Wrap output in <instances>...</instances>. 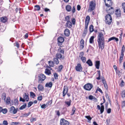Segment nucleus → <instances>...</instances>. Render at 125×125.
<instances>
[{"instance_id":"obj_1","label":"nucleus","mask_w":125,"mask_h":125,"mask_svg":"<svg viewBox=\"0 0 125 125\" xmlns=\"http://www.w3.org/2000/svg\"><path fill=\"white\" fill-rule=\"evenodd\" d=\"M97 38V42L99 48H101L103 50L104 47V35L102 32H98Z\"/></svg>"},{"instance_id":"obj_2","label":"nucleus","mask_w":125,"mask_h":125,"mask_svg":"<svg viewBox=\"0 0 125 125\" xmlns=\"http://www.w3.org/2000/svg\"><path fill=\"white\" fill-rule=\"evenodd\" d=\"M105 22L106 24L110 25L111 24L112 21V18L110 15L108 14L105 17Z\"/></svg>"},{"instance_id":"obj_3","label":"nucleus","mask_w":125,"mask_h":125,"mask_svg":"<svg viewBox=\"0 0 125 125\" xmlns=\"http://www.w3.org/2000/svg\"><path fill=\"white\" fill-rule=\"evenodd\" d=\"M46 76L44 74L41 73L38 76V83H42L46 78Z\"/></svg>"},{"instance_id":"obj_4","label":"nucleus","mask_w":125,"mask_h":125,"mask_svg":"<svg viewBox=\"0 0 125 125\" xmlns=\"http://www.w3.org/2000/svg\"><path fill=\"white\" fill-rule=\"evenodd\" d=\"M93 87V85L88 83L85 84L83 87L86 90L90 91Z\"/></svg>"},{"instance_id":"obj_5","label":"nucleus","mask_w":125,"mask_h":125,"mask_svg":"<svg viewBox=\"0 0 125 125\" xmlns=\"http://www.w3.org/2000/svg\"><path fill=\"white\" fill-rule=\"evenodd\" d=\"M58 44L59 46L62 47V43L64 41V38L61 36L59 37L57 39Z\"/></svg>"},{"instance_id":"obj_6","label":"nucleus","mask_w":125,"mask_h":125,"mask_svg":"<svg viewBox=\"0 0 125 125\" xmlns=\"http://www.w3.org/2000/svg\"><path fill=\"white\" fill-rule=\"evenodd\" d=\"M125 50V48L124 45H123L122 47L121 50V56L119 59V61L120 63L122 62L123 60V58L124 56V52Z\"/></svg>"},{"instance_id":"obj_7","label":"nucleus","mask_w":125,"mask_h":125,"mask_svg":"<svg viewBox=\"0 0 125 125\" xmlns=\"http://www.w3.org/2000/svg\"><path fill=\"white\" fill-rule=\"evenodd\" d=\"M95 4L94 3L93 1H91L89 3V10L91 11L93 10L95 8Z\"/></svg>"},{"instance_id":"obj_8","label":"nucleus","mask_w":125,"mask_h":125,"mask_svg":"<svg viewBox=\"0 0 125 125\" xmlns=\"http://www.w3.org/2000/svg\"><path fill=\"white\" fill-rule=\"evenodd\" d=\"M18 110V108L15 109L14 106H12L10 108L9 112L10 113L15 114L17 113Z\"/></svg>"},{"instance_id":"obj_9","label":"nucleus","mask_w":125,"mask_h":125,"mask_svg":"<svg viewBox=\"0 0 125 125\" xmlns=\"http://www.w3.org/2000/svg\"><path fill=\"white\" fill-rule=\"evenodd\" d=\"M104 1L105 6L108 7H111L112 5V0H104Z\"/></svg>"},{"instance_id":"obj_10","label":"nucleus","mask_w":125,"mask_h":125,"mask_svg":"<svg viewBox=\"0 0 125 125\" xmlns=\"http://www.w3.org/2000/svg\"><path fill=\"white\" fill-rule=\"evenodd\" d=\"M69 123L67 120H65L64 119H61L60 121L61 125H69Z\"/></svg>"},{"instance_id":"obj_11","label":"nucleus","mask_w":125,"mask_h":125,"mask_svg":"<svg viewBox=\"0 0 125 125\" xmlns=\"http://www.w3.org/2000/svg\"><path fill=\"white\" fill-rule=\"evenodd\" d=\"M75 69L76 71H77L81 72L82 71L83 68L81 66V64L79 63L77 64V66H76L75 67Z\"/></svg>"},{"instance_id":"obj_12","label":"nucleus","mask_w":125,"mask_h":125,"mask_svg":"<svg viewBox=\"0 0 125 125\" xmlns=\"http://www.w3.org/2000/svg\"><path fill=\"white\" fill-rule=\"evenodd\" d=\"M68 90V87L67 86H64L63 92V97H64L65 95L67 93Z\"/></svg>"},{"instance_id":"obj_13","label":"nucleus","mask_w":125,"mask_h":125,"mask_svg":"<svg viewBox=\"0 0 125 125\" xmlns=\"http://www.w3.org/2000/svg\"><path fill=\"white\" fill-rule=\"evenodd\" d=\"M97 107L99 110H100V113L102 114L104 111V105H102L100 107L99 105H98L97 106Z\"/></svg>"},{"instance_id":"obj_14","label":"nucleus","mask_w":125,"mask_h":125,"mask_svg":"<svg viewBox=\"0 0 125 125\" xmlns=\"http://www.w3.org/2000/svg\"><path fill=\"white\" fill-rule=\"evenodd\" d=\"M56 58L58 59H62V60H64V56H62V55L60 53H57L56 55Z\"/></svg>"},{"instance_id":"obj_15","label":"nucleus","mask_w":125,"mask_h":125,"mask_svg":"<svg viewBox=\"0 0 125 125\" xmlns=\"http://www.w3.org/2000/svg\"><path fill=\"white\" fill-rule=\"evenodd\" d=\"M65 26L66 27L70 28L72 26V23L70 21H67L66 23Z\"/></svg>"},{"instance_id":"obj_16","label":"nucleus","mask_w":125,"mask_h":125,"mask_svg":"<svg viewBox=\"0 0 125 125\" xmlns=\"http://www.w3.org/2000/svg\"><path fill=\"white\" fill-rule=\"evenodd\" d=\"M23 97L25 101L27 102L28 101L29 99V94H28L25 93L23 95Z\"/></svg>"},{"instance_id":"obj_17","label":"nucleus","mask_w":125,"mask_h":125,"mask_svg":"<svg viewBox=\"0 0 125 125\" xmlns=\"http://www.w3.org/2000/svg\"><path fill=\"white\" fill-rule=\"evenodd\" d=\"M115 12V14L117 17H120L121 16V10L120 9L116 10Z\"/></svg>"},{"instance_id":"obj_18","label":"nucleus","mask_w":125,"mask_h":125,"mask_svg":"<svg viewBox=\"0 0 125 125\" xmlns=\"http://www.w3.org/2000/svg\"><path fill=\"white\" fill-rule=\"evenodd\" d=\"M51 68L50 67H48L47 68V69H45V73L46 74L48 75H50L51 74V72L49 70L50 69H51Z\"/></svg>"},{"instance_id":"obj_19","label":"nucleus","mask_w":125,"mask_h":125,"mask_svg":"<svg viewBox=\"0 0 125 125\" xmlns=\"http://www.w3.org/2000/svg\"><path fill=\"white\" fill-rule=\"evenodd\" d=\"M84 41L83 39H82L80 42V48L81 50L83 49V48L84 46Z\"/></svg>"},{"instance_id":"obj_20","label":"nucleus","mask_w":125,"mask_h":125,"mask_svg":"<svg viewBox=\"0 0 125 125\" xmlns=\"http://www.w3.org/2000/svg\"><path fill=\"white\" fill-rule=\"evenodd\" d=\"M13 101L12 100L11 101H10V97H7L6 101V102L8 104H10L11 105H13Z\"/></svg>"},{"instance_id":"obj_21","label":"nucleus","mask_w":125,"mask_h":125,"mask_svg":"<svg viewBox=\"0 0 125 125\" xmlns=\"http://www.w3.org/2000/svg\"><path fill=\"white\" fill-rule=\"evenodd\" d=\"M100 61H95V66L96 69H99V68L100 65Z\"/></svg>"},{"instance_id":"obj_22","label":"nucleus","mask_w":125,"mask_h":125,"mask_svg":"<svg viewBox=\"0 0 125 125\" xmlns=\"http://www.w3.org/2000/svg\"><path fill=\"white\" fill-rule=\"evenodd\" d=\"M90 16H87L85 20V25L88 24V25L89 23L90 22Z\"/></svg>"},{"instance_id":"obj_23","label":"nucleus","mask_w":125,"mask_h":125,"mask_svg":"<svg viewBox=\"0 0 125 125\" xmlns=\"http://www.w3.org/2000/svg\"><path fill=\"white\" fill-rule=\"evenodd\" d=\"M64 33L66 36H68L70 34V30L68 29H66L64 31Z\"/></svg>"},{"instance_id":"obj_24","label":"nucleus","mask_w":125,"mask_h":125,"mask_svg":"<svg viewBox=\"0 0 125 125\" xmlns=\"http://www.w3.org/2000/svg\"><path fill=\"white\" fill-rule=\"evenodd\" d=\"M106 11L111 14H113L114 12L113 8V7H111L109 9L106 10Z\"/></svg>"},{"instance_id":"obj_25","label":"nucleus","mask_w":125,"mask_h":125,"mask_svg":"<svg viewBox=\"0 0 125 125\" xmlns=\"http://www.w3.org/2000/svg\"><path fill=\"white\" fill-rule=\"evenodd\" d=\"M65 8L66 10L68 12H70L72 10V7L69 5H68L66 6Z\"/></svg>"},{"instance_id":"obj_26","label":"nucleus","mask_w":125,"mask_h":125,"mask_svg":"<svg viewBox=\"0 0 125 125\" xmlns=\"http://www.w3.org/2000/svg\"><path fill=\"white\" fill-rule=\"evenodd\" d=\"M38 88L39 91H42L44 90V87L42 85L39 84L38 86Z\"/></svg>"},{"instance_id":"obj_27","label":"nucleus","mask_w":125,"mask_h":125,"mask_svg":"<svg viewBox=\"0 0 125 125\" xmlns=\"http://www.w3.org/2000/svg\"><path fill=\"white\" fill-rule=\"evenodd\" d=\"M52 85V82H50L48 83H46L45 85V86L47 87H49L50 88H51Z\"/></svg>"},{"instance_id":"obj_28","label":"nucleus","mask_w":125,"mask_h":125,"mask_svg":"<svg viewBox=\"0 0 125 125\" xmlns=\"http://www.w3.org/2000/svg\"><path fill=\"white\" fill-rule=\"evenodd\" d=\"M115 39V41L116 42H117L119 40L118 38H116L115 37H111L109 38L108 39V42L111 41L112 40H113Z\"/></svg>"},{"instance_id":"obj_29","label":"nucleus","mask_w":125,"mask_h":125,"mask_svg":"<svg viewBox=\"0 0 125 125\" xmlns=\"http://www.w3.org/2000/svg\"><path fill=\"white\" fill-rule=\"evenodd\" d=\"M90 66H92L93 65V63L92 61L90 59L88 60L86 62Z\"/></svg>"},{"instance_id":"obj_30","label":"nucleus","mask_w":125,"mask_h":125,"mask_svg":"<svg viewBox=\"0 0 125 125\" xmlns=\"http://www.w3.org/2000/svg\"><path fill=\"white\" fill-rule=\"evenodd\" d=\"M0 19L1 21L3 23L6 22L7 21V17H2Z\"/></svg>"},{"instance_id":"obj_31","label":"nucleus","mask_w":125,"mask_h":125,"mask_svg":"<svg viewBox=\"0 0 125 125\" xmlns=\"http://www.w3.org/2000/svg\"><path fill=\"white\" fill-rule=\"evenodd\" d=\"M50 37L51 38H53V40L52 41L53 42H54V39L55 38V36H54V32H53L52 31H51L50 34Z\"/></svg>"},{"instance_id":"obj_32","label":"nucleus","mask_w":125,"mask_h":125,"mask_svg":"<svg viewBox=\"0 0 125 125\" xmlns=\"http://www.w3.org/2000/svg\"><path fill=\"white\" fill-rule=\"evenodd\" d=\"M87 24H87L85 25V29L84 30V31L83 32V33L85 34H86L87 32V29L88 28V25Z\"/></svg>"},{"instance_id":"obj_33","label":"nucleus","mask_w":125,"mask_h":125,"mask_svg":"<svg viewBox=\"0 0 125 125\" xmlns=\"http://www.w3.org/2000/svg\"><path fill=\"white\" fill-rule=\"evenodd\" d=\"M48 105V103L47 102L46 104H43L41 106V107L42 109H44L47 107Z\"/></svg>"},{"instance_id":"obj_34","label":"nucleus","mask_w":125,"mask_h":125,"mask_svg":"<svg viewBox=\"0 0 125 125\" xmlns=\"http://www.w3.org/2000/svg\"><path fill=\"white\" fill-rule=\"evenodd\" d=\"M13 104L14 105H17L18 104V101L17 99H15L14 100V102H13Z\"/></svg>"},{"instance_id":"obj_35","label":"nucleus","mask_w":125,"mask_h":125,"mask_svg":"<svg viewBox=\"0 0 125 125\" xmlns=\"http://www.w3.org/2000/svg\"><path fill=\"white\" fill-rule=\"evenodd\" d=\"M94 36H92L89 39V42L90 43H92L94 42Z\"/></svg>"},{"instance_id":"obj_36","label":"nucleus","mask_w":125,"mask_h":125,"mask_svg":"<svg viewBox=\"0 0 125 125\" xmlns=\"http://www.w3.org/2000/svg\"><path fill=\"white\" fill-rule=\"evenodd\" d=\"M94 27L93 25H91L89 27L90 31V33L94 31Z\"/></svg>"},{"instance_id":"obj_37","label":"nucleus","mask_w":125,"mask_h":125,"mask_svg":"<svg viewBox=\"0 0 125 125\" xmlns=\"http://www.w3.org/2000/svg\"><path fill=\"white\" fill-rule=\"evenodd\" d=\"M27 104L26 103L24 104L23 105H22L20 108L19 109L22 110L25 108L26 107Z\"/></svg>"},{"instance_id":"obj_38","label":"nucleus","mask_w":125,"mask_h":125,"mask_svg":"<svg viewBox=\"0 0 125 125\" xmlns=\"http://www.w3.org/2000/svg\"><path fill=\"white\" fill-rule=\"evenodd\" d=\"M35 10L37 11H39L40 9V7L39 5H36L35 6Z\"/></svg>"},{"instance_id":"obj_39","label":"nucleus","mask_w":125,"mask_h":125,"mask_svg":"<svg viewBox=\"0 0 125 125\" xmlns=\"http://www.w3.org/2000/svg\"><path fill=\"white\" fill-rule=\"evenodd\" d=\"M71 100H70L69 101H65V103L68 105V107L70 106L71 104Z\"/></svg>"},{"instance_id":"obj_40","label":"nucleus","mask_w":125,"mask_h":125,"mask_svg":"<svg viewBox=\"0 0 125 125\" xmlns=\"http://www.w3.org/2000/svg\"><path fill=\"white\" fill-rule=\"evenodd\" d=\"M7 110L6 108L2 109L1 112H2L3 114H6L7 112Z\"/></svg>"},{"instance_id":"obj_41","label":"nucleus","mask_w":125,"mask_h":125,"mask_svg":"<svg viewBox=\"0 0 125 125\" xmlns=\"http://www.w3.org/2000/svg\"><path fill=\"white\" fill-rule=\"evenodd\" d=\"M58 52H59V53H61L63 54H64V49H61L60 48L58 49Z\"/></svg>"},{"instance_id":"obj_42","label":"nucleus","mask_w":125,"mask_h":125,"mask_svg":"<svg viewBox=\"0 0 125 125\" xmlns=\"http://www.w3.org/2000/svg\"><path fill=\"white\" fill-rule=\"evenodd\" d=\"M63 68V66L62 65H61L59 66L58 68V72H60L62 70V69Z\"/></svg>"},{"instance_id":"obj_43","label":"nucleus","mask_w":125,"mask_h":125,"mask_svg":"<svg viewBox=\"0 0 125 125\" xmlns=\"http://www.w3.org/2000/svg\"><path fill=\"white\" fill-rule=\"evenodd\" d=\"M30 95L31 97L32 98H34L35 96V94L32 92H31L30 93Z\"/></svg>"},{"instance_id":"obj_44","label":"nucleus","mask_w":125,"mask_h":125,"mask_svg":"<svg viewBox=\"0 0 125 125\" xmlns=\"http://www.w3.org/2000/svg\"><path fill=\"white\" fill-rule=\"evenodd\" d=\"M81 59L82 61V62L83 63H85L86 62V58L85 57H81Z\"/></svg>"},{"instance_id":"obj_45","label":"nucleus","mask_w":125,"mask_h":125,"mask_svg":"<svg viewBox=\"0 0 125 125\" xmlns=\"http://www.w3.org/2000/svg\"><path fill=\"white\" fill-rule=\"evenodd\" d=\"M121 94L123 98L125 97V90H124L122 92Z\"/></svg>"},{"instance_id":"obj_46","label":"nucleus","mask_w":125,"mask_h":125,"mask_svg":"<svg viewBox=\"0 0 125 125\" xmlns=\"http://www.w3.org/2000/svg\"><path fill=\"white\" fill-rule=\"evenodd\" d=\"M102 82L104 84L106 83V82L105 79L104 77H102Z\"/></svg>"},{"instance_id":"obj_47","label":"nucleus","mask_w":125,"mask_h":125,"mask_svg":"<svg viewBox=\"0 0 125 125\" xmlns=\"http://www.w3.org/2000/svg\"><path fill=\"white\" fill-rule=\"evenodd\" d=\"M49 64L50 66L51 67H53V62L51 61L49 62Z\"/></svg>"},{"instance_id":"obj_48","label":"nucleus","mask_w":125,"mask_h":125,"mask_svg":"<svg viewBox=\"0 0 125 125\" xmlns=\"http://www.w3.org/2000/svg\"><path fill=\"white\" fill-rule=\"evenodd\" d=\"M33 102H30L28 104L27 107L28 108L30 107L33 104Z\"/></svg>"},{"instance_id":"obj_49","label":"nucleus","mask_w":125,"mask_h":125,"mask_svg":"<svg viewBox=\"0 0 125 125\" xmlns=\"http://www.w3.org/2000/svg\"><path fill=\"white\" fill-rule=\"evenodd\" d=\"M14 46L17 47V48L19 47V45L18 42H16L14 44Z\"/></svg>"},{"instance_id":"obj_50","label":"nucleus","mask_w":125,"mask_h":125,"mask_svg":"<svg viewBox=\"0 0 125 125\" xmlns=\"http://www.w3.org/2000/svg\"><path fill=\"white\" fill-rule=\"evenodd\" d=\"M65 18V20L67 21H67H70V17L69 16H66Z\"/></svg>"},{"instance_id":"obj_51","label":"nucleus","mask_w":125,"mask_h":125,"mask_svg":"<svg viewBox=\"0 0 125 125\" xmlns=\"http://www.w3.org/2000/svg\"><path fill=\"white\" fill-rule=\"evenodd\" d=\"M122 7L124 10V12H125V3H122Z\"/></svg>"},{"instance_id":"obj_52","label":"nucleus","mask_w":125,"mask_h":125,"mask_svg":"<svg viewBox=\"0 0 125 125\" xmlns=\"http://www.w3.org/2000/svg\"><path fill=\"white\" fill-rule=\"evenodd\" d=\"M84 55V52H81L80 53V55H79V57L81 58L82 57H83Z\"/></svg>"},{"instance_id":"obj_53","label":"nucleus","mask_w":125,"mask_h":125,"mask_svg":"<svg viewBox=\"0 0 125 125\" xmlns=\"http://www.w3.org/2000/svg\"><path fill=\"white\" fill-rule=\"evenodd\" d=\"M31 113L30 112L28 113H25L23 115L24 116L27 117L31 114Z\"/></svg>"},{"instance_id":"obj_54","label":"nucleus","mask_w":125,"mask_h":125,"mask_svg":"<svg viewBox=\"0 0 125 125\" xmlns=\"http://www.w3.org/2000/svg\"><path fill=\"white\" fill-rule=\"evenodd\" d=\"M85 117L87 118L89 121H90L92 119V118L90 116H86Z\"/></svg>"},{"instance_id":"obj_55","label":"nucleus","mask_w":125,"mask_h":125,"mask_svg":"<svg viewBox=\"0 0 125 125\" xmlns=\"http://www.w3.org/2000/svg\"><path fill=\"white\" fill-rule=\"evenodd\" d=\"M3 124L4 125H8V123L6 120H4L3 122Z\"/></svg>"},{"instance_id":"obj_56","label":"nucleus","mask_w":125,"mask_h":125,"mask_svg":"<svg viewBox=\"0 0 125 125\" xmlns=\"http://www.w3.org/2000/svg\"><path fill=\"white\" fill-rule=\"evenodd\" d=\"M72 22L73 25H75V20L74 18H73L72 19Z\"/></svg>"},{"instance_id":"obj_57","label":"nucleus","mask_w":125,"mask_h":125,"mask_svg":"<svg viewBox=\"0 0 125 125\" xmlns=\"http://www.w3.org/2000/svg\"><path fill=\"white\" fill-rule=\"evenodd\" d=\"M57 58H55V63L56 64H57L59 63V61Z\"/></svg>"},{"instance_id":"obj_58","label":"nucleus","mask_w":125,"mask_h":125,"mask_svg":"<svg viewBox=\"0 0 125 125\" xmlns=\"http://www.w3.org/2000/svg\"><path fill=\"white\" fill-rule=\"evenodd\" d=\"M36 118L32 117L30 121L31 122H32L34 121H36Z\"/></svg>"},{"instance_id":"obj_59","label":"nucleus","mask_w":125,"mask_h":125,"mask_svg":"<svg viewBox=\"0 0 125 125\" xmlns=\"http://www.w3.org/2000/svg\"><path fill=\"white\" fill-rule=\"evenodd\" d=\"M42 95L39 96L37 98L38 100L39 101L42 100Z\"/></svg>"},{"instance_id":"obj_60","label":"nucleus","mask_w":125,"mask_h":125,"mask_svg":"<svg viewBox=\"0 0 125 125\" xmlns=\"http://www.w3.org/2000/svg\"><path fill=\"white\" fill-rule=\"evenodd\" d=\"M75 108H74V107L72 111V113L71 114V115H73L75 112Z\"/></svg>"},{"instance_id":"obj_61","label":"nucleus","mask_w":125,"mask_h":125,"mask_svg":"<svg viewBox=\"0 0 125 125\" xmlns=\"http://www.w3.org/2000/svg\"><path fill=\"white\" fill-rule=\"evenodd\" d=\"M20 101H22L23 102H24L25 101V100H24L23 98H22L21 97H20Z\"/></svg>"},{"instance_id":"obj_62","label":"nucleus","mask_w":125,"mask_h":125,"mask_svg":"<svg viewBox=\"0 0 125 125\" xmlns=\"http://www.w3.org/2000/svg\"><path fill=\"white\" fill-rule=\"evenodd\" d=\"M107 113L108 114H109L111 113V109L110 108H109L107 109Z\"/></svg>"},{"instance_id":"obj_63","label":"nucleus","mask_w":125,"mask_h":125,"mask_svg":"<svg viewBox=\"0 0 125 125\" xmlns=\"http://www.w3.org/2000/svg\"><path fill=\"white\" fill-rule=\"evenodd\" d=\"M19 123V122H12V125H17Z\"/></svg>"},{"instance_id":"obj_64","label":"nucleus","mask_w":125,"mask_h":125,"mask_svg":"<svg viewBox=\"0 0 125 125\" xmlns=\"http://www.w3.org/2000/svg\"><path fill=\"white\" fill-rule=\"evenodd\" d=\"M122 106L123 108L125 107V100L122 103Z\"/></svg>"}]
</instances>
